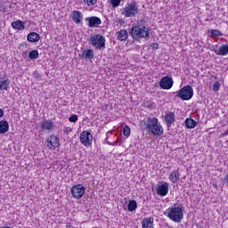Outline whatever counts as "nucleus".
<instances>
[{"mask_svg": "<svg viewBox=\"0 0 228 228\" xmlns=\"http://www.w3.org/2000/svg\"><path fill=\"white\" fill-rule=\"evenodd\" d=\"M210 35H212V37H223L224 34H222V32H220V30L218 29H211L209 31Z\"/></svg>", "mask_w": 228, "mask_h": 228, "instance_id": "28", "label": "nucleus"}, {"mask_svg": "<svg viewBox=\"0 0 228 228\" xmlns=\"http://www.w3.org/2000/svg\"><path fill=\"white\" fill-rule=\"evenodd\" d=\"M174 94L182 101H190L193 97V87L191 86H184L181 90Z\"/></svg>", "mask_w": 228, "mask_h": 228, "instance_id": "5", "label": "nucleus"}, {"mask_svg": "<svg viewBox=\"0 0 228 228\" xmlns=\"http://www.w3.org/2000/svg\"><path fill=\"white\" fill-rule=\"evenodd\" d=\"M224 184L228 186V174L224 176Z\"/></svg>", "mask_w": 228, "mask_h": 228, "instance_id": "36", "label": "nucleus"}, {"mask_svg": "<svg viewBox=\"0 0 228 228\" xmlns=\"http://www.w3.org/2000/svg\"><path fill=\"white\" fill-rule=\"evenodd\" d=\"M151 47L153 49H159V45L158 43H151Z\"/></svg>", "mask_w": 228, "mask_h": 228, "instance_id": "35", "label": "nucleus"}, {"mask_svg": "<svg viewBox=\"0 0 228 228\" xmlns=\"http://www.w3.org/2000/svg\"><path fill=\"white\" fill-rule=\"evenodd\" d=\"M225 134H228V129L226 130Z\"/></svg>", "mask_w": 228, "mask_h": 228, "instance_id": "41", "label": "nucleus"}, {"mask_svg": "<svg viewBox=\"0 0 228 228\" xmlns=\"http://www.w3.org/2000/svg\"><path fill=\"white\" fill-rule=\"evenodd\" d=\"M94 50L92 49L84 50L82 53V58H85L86 60H94Z\"/></svg>", "mask_w": 228, "mask_h": 228, "instance_id": "20", "label": "nucleus"}, {"mask_svg": "<svg viewBox=\"0 0 228 228\" xmlns=\"http://www.w3.org/2000/svg\"><path fill=\"white\" fill-rule=\"evenodd\" d=\"M4 115V111H3V109H0V118Z\"/></svg>", "mask_w": 228, "mask_h": 228, "instance_id": "38", "label": "nucleus"}, {"mask_svg": "<svg viewBox=\"0 0 228 228\" xmlns=\"http://www.w3.org/2000/svg\"><path fill=\"white\" fill-rule=\"evenodd\" d=\"M123 134L124 136L129 137L131 134V128L128 126H126L123 128Z\"/></svg>", "mask_w": 228, "mask_h": 228, "instance_id": "29", "label": "nucleus"}, {"mask_svg": "<svg viewBox=\"0 0 228 228\" xmlns=\"http://www.w3.org/2000/svg\"><path fill=\"white\" fill-rule=\"evenodd\" d=\"M138 208V204L136 203V200H130L127 206V209L130 212L136 211V208Z\"/></svg>", "mask_w": 228, "mask_h": 228, "instance_id": "26", "label": "nucleus"}, {"mask_svg": "<svg viewBox=\"0 0 228 228\" xmlns=\"http://www.w3.org/2000/svg\"><path fill=\"white\" fill-rule=\"evenodd\" d=\"M38 56H40L38 50H32L28 53V58L30 60H37Z\"/></svg>", "mask_w": 228, "mask_h": 228, "instance_id": "27", "label": "nucleus"}, {"mask_svg": "<svg viewBox=\"0 0 228 228\" xmlns=\"http://www.w3.org/2000/svg\"><path fill=\"white\" fill-rule=\"evenodd\" d=\"M72 13H73L72 20L76 24H80V22H82V20H83V12H81L79 11H73Z\"/></svg>", "mask_w": 228, "mask_h": 228, "instance_id": "14", "label": "nucleus"}, {"mask_svg": "<svg viewBox=\"0 0 228 228\" xmlns=\"http://www.w3.org/2000/svg\"><path fill=\"white\" fill-rule=\"evenodd\" d=\"M69 122L76 123L77 121V115L73 114L71 117L69 118Z\"/></svg>", "mask_w": 228, "mask_h": 228, "instance_id": "33", "label": "nucleus"}, {"mask_svg": "<svg viewBox=\"0 0 228 228\" xmlns=\"http://www.w3.org/2000/svg\"><path fill=\"white\" fill-rule=\"evenodd\" d=\"M10 86V80L4 79V80H0V90L3 91H7L8 87Z\"/></svg>", "mask_w": 228, "mask_h": 228, "instance_id": "25", "label": "nucleus"}, {"mask_svg": "<svg viewBox=\"0 0 228 228\" xmlns=\"http://www.w3.org/2000/svg\"><path fill=\"white\" fill-rule=\"evenodd\" d=\"M71 194L74 199H81L85 195V186L82 184L74 185L71 188Z\"/></svg>", "mask_w": 228, "mask_h": 228, "instance_id": "9", "label": "nucleus"}, {"mask_svg": "<svg viewBox=\"0 0 228 228\" xmlns=\"http://www.w3.org/2000/svg\"><path fill=\"white\" fill-rule=\"evenodd\" d=\"M130 35L134 40H140V38H151V29L143 26L133 25L130 29Z\"/></svg>", "mask_w": 228, "mask_h": 228, "instance_id": "3", "label": "nucleus"}, {"mask_svg": "<svg viewBox=\"0 0 228 228\" xmlns=\"http://www.w3.org/2000/svg\"><path fill=\"white\" fill-rule=\"evenodd\" d=\"M12 26L13 29H18L19 31H22L26 26L24 25V22L22 20H16L12 22Z\"/></svg>", "mask_w": 228, "mask_h": 228, "instance_id": "21", "label": "nucleus"}, {"mask_svg": "<svg viewBox=\"0 0 228 228\" xmlns=\"http://www.w3.org/2000/svg\"><path fill=\"white\" fill-rule=\"evenodd\" d=\"M94 140V135L88 131H83L80 134V142L86 147L88 145H92V142Z\"/></svg>", "mask_w": 228, "mask_h": 228, "instance_id": "8", "label": "nucleus"}, {"mask_svg": "<svg viewBox=\"0 0 228 228\" xmlns=\"http://www.w3.org/2000/svg\"><path fill=\"white\" fill-rule=\"evenodd\" d=\"M64 134H69V133H72V128L70 126H66L63 130Z\"/></svg>", "mask_w": 228, "mask_h": 228, "instance_id": "34", "label": "nucleus"}, {"mask_svg": "<svg viewBox=\"0 0 228 228\" xmlns=\"http://www.w3.org/2000/svg\"><path fill=\"white\" fill-rule=\"evenodd\" d=\"M86 21L89 22L88 26L90 28H97V27L101 26V24L102 22L101 20V19L97 16L87 17V18H86Z\"/></svg>", "mask_w": 228, "mask_h": 228, "instance_id": "11", "label": "nucleus"}, {"mask_svg": "<svg viewBox=\"0 0 228 228\" xmlns=\"http://www.w3.org/2000/svg\"><path fill=\"white\" fill-rule=\"evenodd\" d=\"M8 129H10V125H8V121L1 120L0 121V133L4 134V133H8Z\"/></svg>", "mask_w": 228, "mask_h": 228, "instance_id": "22", "label": "nucleus"}, {"mask_svg": "<svg viewBox=\"0 0 228 228\" xmlns=\"http://www.w3.org/2000/svg\"><path fill=\"white\" fill-rule=\"evenodd\" d=\"M85 4H87V6H95L97 4V1L99 0H83Z\"/></svg>", "mask_w": 228, "mask_h": 228, "instance_id": "30", "label": "nucleus"}, {"mask_svg": "<svg viewBox=\"0 0 228 228\" xmlns=\"http://www.w3.org/2000/svg\"><path fill=\"white\" fill-rule=\"evenodd\" d=\"M185 126L187 129H194V127L197 126V121H195L193 118H187L185 119Z\"/></svg>", "mask_w": 228, "mask_h": 228, "instance_id": "23", "label": "nucleus"}, {"mask_svg": "<svg viewBox=\"0 0 228 228\" xmlns=\"http://www.w3.org/2000/svg\"><path fill=\"white\" fill-rule=\"evenodd\" d=\"M159 86L163 90H170V88L174 86V80L172 79V77H164L160 79Z\"/></svg>", "mask_w": 228, "mask_h": 228, "instance_id": "10", "label": "nucleus"}, {"mask_svg": "<svg viewBox=\"0 0 228 228\" xmlns=\"http://www.w3.org/2000/svg\"><path fill=\"white\" fill-rule=\"evenodd\" d=\"M27 40L32 43L38 42L40 40V35L37 32H30L27 37Z\"/></svg>", "mask_w": 228, "mask_h": 228, "instance_id": "18", "label": "nucleus"}, {"mask_svg": "<svg viewBox=\"0 0 228 228\" xmlns=\"http://www.w3.org/2000/svg\"><path fill=\"white\" fill-rule=\"evenodd\" d=\"M53 127V123L49 119L43 121V123L41 124V129L43 131H51Z\"/></svg>", "mask_w": 228, "mask_h": 228, "instance_id": "17", "label": "nucleus"}, {"mask_svg": "<svg viewBox=\"0 0 228 228\" xmlns=\"http://www.w3.org/2000/svg\"><path fill=\"white\" fill-rule=\"evenodd\" d=\"M214 53L217 56H227V54H228V45H224L220 46L219 49L215 50Z\"/></svg>", "mask_w": 228, "mask_h": 228, "instance_id": "15", "label": "nucleus"}, {"mask_svg": "<svg viewBox=\"0 0 228 228\" xmlns=\"http://www.w3.org/2000/svg\"><path fill=\"white\" fill-rule=\"evenodd\" d=\"M158 195L161 197H165L168 194V183L165 182L161 185H159L156 189Z\"/></svg>", "mask_w": 228, "mask_h": 228, "instance_id": "12", "label": "nucleus"}, {"mask_svg": "<svg viewBox=\"0 0 228 228\" xmlns=\"http://www.w3.org/2000/svg\"><path fill=\"white\" fill-rule=\"evenodd\" d=\"M89 42L93 47L99 49V51H104L106 49V38L101 34L92 36Z\"/></svg>", "mask_w": 228, "mask_h": 228, "instance_id": "4", "label": "nucleus"}, {"mask_svg": "<svg viewBox=\"0 0 228 228\" xmlns=\"http://www.w3.org/2000/svg\"><path fill=\"white\" fill-rule=\"evenodd\" d=\"M45 144L47 149L50 151H56V149L60 147V138L54 134H52L45 140Z\"/></svg>", "mask_w": 228, "mask_h": 228, "instance_id": "7", "label": "nucleus"}, {"mask_svg": "<svg viewBox=\"0 0 228 228\" xmlns=\"http://www.w3.org/2000/svg\"><path fill=\"white\" fill-rule=\"evenodd\" d=\"M120 0H110V4L112 8H117L118 6H120Z\"/></svg>", "mask_w": 228, "mask_h": 228, "instance_id": "31", "label": "nucleus"}, {"mask_svg": "<svg viewBox=\"0 0 228 228\" xmlns=\"http://www.w3.org/2000/svg\"><path fill=\"white\" fill-rule=\"evenodd\" d=\"M180 177H181V174L179 173V171L174 170L169 175V181H171L173 184H175V183L179 181Z\"/></svg>", "mask_w": 228, "mask_h": 228, "instance_id": "16", "label": "nucleus"}, {"mask_svg": "<svg viewBox=\"0 0 228 228\" xmlns=\"http://www.w3.org/2000/svg\"><path fill=\"white\" fill-rule=\"evenodd\" d=\"M138 4H136V2H132L123 9V12L121 13L126 18H130L136 17V15H138Z\"/></svg>", "mask_w": 228, "mask_h": 228, "instance_id": "6", "label": "nucleus"}, {"mask_svg": "<svg viewBox=\"0 0 228 228\" xmlns=\"http://www.w3.org/2000/svg\"><path fill=\"white\" fill-rule=\"evenodd\" d=\"M142 228H154V218L153 217L144 218L142 222Z\"/></svg>", "mask_w": 228, "mask_h": 228, "instance_id": "13", "label": "nucleus"}, {"mask_svg": "<svg viewBox=\"0 0 228 228\" xmlns=\"http://www.w3.org/2000/svg\"><path fill=\"white\" fill-rule=\"evenodd\" d=\"M220 82L216 81L213 85V92H218V90H220Z\"/></svg>", "mask_w": 228, "mask_h": 228, "instance_id": "32", "label": "nucleus"}, {"mask_svg": "<svg viewBox=\"0 0 228 228\" xmlns=\"http://www.w3.org/2000/svg\"><path fill=\"white\" fill-rule=\"evenodd\" d=\"M117 34H118V40H120V42H125V40H127V37H129V34L126 29L120 30Z\"/></svg>", "mask_w": 228, "mask_h": 228, "instance_id": "19", "label": "nucleus"}, {"mask_svg": "<svg viewBox=\"0 0 228 228\" xmlns=\"http://www.w3.org/2000/svg\"><path fill=\"white\" fill-rule=\"evenodd\" d=\"M214 188H218V185L216 183L213 184Z\"/></svg>", "mask_w": 228, "mask_h": 228, "instance_id": "39", "label": "nucleus"}, {"mask_svg": "<svg viewBox=\"0 0 228 228\" xmlns=\"http://www.w3.org/2000/svg\"><path fill=\"white\" fill-rule=\"evenodd\" d=\"M144 129L153 136H162L164 130L158 118H147L144 121Z\"/></svg>", "mask_w": 228, "mask_h": 228, "instance_id": "1", "label": "nucleus"}, {"mask_svg": "<svg viewBox=\"0 0 228 228\" xmlns=\"http://www.w3.org/2000/svg\"><path fill=\"white\" fill-rule=\"evenodd\" d=\"M166 122L169 124V126H172L174 122H175V114L174 112H168L165 117Z\"/></svg>", "mask_w": 228, "mask_h": 228, "instance_id": "24", "label": "nucleus"}, {"mask_svg": "<svg viewBox=\"0 0 228 228\" xmlns=\"http://www.w3.org/2000/svg\"><path fill=\"white\" fill-rule=\"evenodd\" d=\"M21 45H28L26 42L21 43Z\"/></svg>", "mask_w": 228, "mask_h": 228, "instance_id": "40", "label": "nucleus"}, {"mask_svg": "<svg viewBox=\"0 0 228 228\" xmlns=\"http://www.w3.org/2000/svg\"><path fill=\"white\" fill-rule=\"evenodd\" d=\"M119 24L122 26L123 24H126V21H124V20L119 19L118 20Z\"/></svg>", "mask_w": 228, "mask_h": 228, "instance_id": "37", "label": "nucleus"}, {"mask_svg": "<svg viewBox=\"0 0 228 228\" xmlns=\"http://www.w3.org/2000/svg\"><path fill=\"white\" fill-rule=\"evenodd\" d=\"M164 215L167 216L169 220L172 222H175L176 224H180L184 217V214L183 212V207H172L168 208L165 212Z\"/></svg>", "mask_w": 228, "mask_h": 228, "instance_id": "2", "label": "nucleus"}]
</instances>
